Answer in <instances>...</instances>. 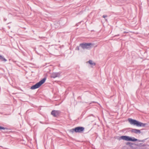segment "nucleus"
<instances>
[{"label": "nucleus", "mask_w": 149, "mask_h": 149, "mask_svg": "<svg viewBox=\"0 0 149 149\" xmlns=\"http://www.w3.org/2000/svg\"><path fill=\"white\" fill-rule=\"evenodd\" d=\"M120 139L127 141H138L139 142H144L147 139H146L142 140H139L135 138L134 137H131L127 136H122L120 137Z\"/></svg>", "instance_id": "f257e3e1"}, {"label": "nucleus", "mask_w": 149, "mask_h": 149, "mask_svg": "<svg viewBox=\"0 0 149 149\" xmlns=\"http://www.w3.org/2000/svg\"><path fill=\"white\" fill-rule=\"evenodd\" d=\"M128 120L131 125H136L137 127H144L146 124L130 118H128Z\"/></svg>", "instance_id": "f03ea898"}, {"label": "nucleus", "mask_w": 149, "mask_h": 149, "mask_svg": "<svg viewBox=\"0 0 149 149\" xmlns=\"http://www.w3.org/2000/svg\"><path fill=\"white\" fill-rule=\"evenodd\" d=\"M46 79V78H44L38 82L35 85L32 86L31 87V89L33 90L39 88L42 84L45 83Z\"/></svg>", "instance_id": "7ed1b4c3"}, {"label": "nucleus", "mask_w": 149, "mask_h": 149, "mask_svg": "<svg viewBox=\"0 0 149 149\" xmlns=\"http://www.w3.org/2000/svg\"><path fill=\"white\" fill-rule=\"evenodd\" d=\"M93 45L91 43H81L79 44V46L84 49H89Z\"/></svg>", "instance_id": "20e7f679"}, {"label": "nucleus", "mask_w": 149, "mask_h": 149, "mask_svg": "<svg viewBox=\"0 0 149 149\" xmlns=\"http://www.w3.org/2000/svg\"><path fill=\"white\" fill-rule=\"evenodd\" d=\"M84 128L82 127H78L74 128L72 129L69 130L70 132L73 133L74 132L77 133H81L84 130Z\"/></svg>", "instance_id": "39448f33"}, {"label": "nucleus", "mask_w": 149, "mask_h": 149, "mask_svg": "<svg viewBox=\"0 0 149 149\" xmlns=\"http://www.w3.org/2000/svg\"><path fill=\"white\" fill-rule=\"evenodd\" d=\"M61 112L58 110H53L51 112V114L54 117H57L60 114Z\"/></svg>", "instance_id": "423d86ee"}, {"label": "nucleus", "mask_w": 149, "mask_h": 149, "mask_svg": "<svg viewBox=\"0 0 149 149\" xmlns=\"http://www.w3.org/2000/svg\"><path fill=\"white\" fill-rule=\"evenodd\" d=\"M61 72H53L52 73L51 75V77L53 78L59 77L61 74Z\"/></svg>", "instance_id": "0eeeda50"}, {"label": "nucleus", "mask_w": 149, "mask_h": 149, "mask_svg": "<svg viewBox=\"0 0 149 149\" xmlns=\"http://www.w3.org/2000/svg\"><path fill=\"white\" fill-rule=\"evenodd\" d=\"M131 131L132 132L136 134H140L141 133L140 130L135 129H132Z\"/></svg>", "instance_id": "6e6552de"}, {"label": "nucleus", "mask_w": 149, "mask_h": 149, "mask_svg": "<svg viewBox=\"0 0 149 149\" xmlns=\"http://www.w3.org/2000/svg\"><path fill=\"white\" fill-rule=\"evenodd\" d=\"M0 59L2 61H4L6 62L7 61V60L6 59L4 58L2 56L0 55Z\"/></svg>", "instance_id": "1a4fd4ad"}, {"label": "nucleus", "mask_w": 149, "mask_h": 149, "mask_svg": "<svg viewBox=\"0 0 149 149\" xmlns=\"http://www.w3.org/2000/svg\"><path fill=\"white\" fill-rule=\"evenodd\" d=\"M88 62L91 65H96L95 63L93 62V61L91 60H89Z\"/></svg>", "instance_id": "9d476101"}, {"label": "nucleus", "mask_w": 149, "mask_h": 149, "mask_svg": "<svg viewBox=\"0 0 149 149\" xmlns=\"http://www.w3.org/2000/svg\"><path fill=\"white\" fill-rule=\"evenodd\" d=\"M133 144V143H131V142H128L127 143H126V145H129L130 146H132V145Z\"/></svg>", "instance_id": "9b49d317"}, {"label": "nucleus", "mask_w": 149, "mask_h": 149, "mask_svg": "<svg viewBox=\"0 0 149 149\" xmlns=\"http://www.w3.org/2000/svg\"><path fill=\"white\" fill-rule=\"evenodd\" d=\"M8 129L6 127H3L0 126V130H5Z\"/></svg>", "instance_id": "f8f14e48"}, {"label": "nucleus", "mask_w": 149, "mask_h": 149, "mask_svg": "<svg viewBox=\"0 0 149 149\" xmlns=\"http://www.w3.org/2000/svg\"><path fill=\"white\" fill-rule=\"evenodd\" d=\"M79 46H77L75 48L76 50H79Z\"/></svg>", "instance_id": "ddd939ff"}, {"label": "nucleus", "mask_w": 149, "mask_h": 149, "mask_svg": "<svg viewBox=\"0 0 149 149\" xmlns=\"http://www.w3.org/2000/svg\"><path fill=\"white\" fill-rule=\"evenodd\" d=\"M135 145L141 147V145H142V143H140L137 144H135Z\"/></svg>", "instance_id": "4468645a"}, {"label": "nucleus", "mask_w": 149, "mask_h": 149, "mask_svg": "<svg viewBox=\"0 0 149 149\" xmlns=\"http://www.w3.org/2000/svg\"><path fill=\"white\" fill-rule=\"evenodd\" d=\"M147 145L146 144H142V145H141V147H143V146H146Z\"/></svg>", "instance_id": "2eb2a0df"}, {"label": "nucleus", "mask_w": 149, "mask_h": 149, "mask_svg": "<svg viewBox=\"0 0 149 149\" xmlns=\"http://www.w3.org/2000/svg\"><path fill=\"white\" fill-rule=\"evenodd\" d=\"M107 17V15H103L102 16V17L103 18H105L106 17Z\"/></svg>", "instance_id": "dca6fc26"}]
</instances>
